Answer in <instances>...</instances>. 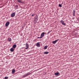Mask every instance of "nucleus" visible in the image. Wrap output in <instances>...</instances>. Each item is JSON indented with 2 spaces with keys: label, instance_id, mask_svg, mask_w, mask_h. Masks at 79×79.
<instances>
[{
  "label": "nucleus",
  "instance_id": "7ed1b4c3",
  "mask_svg": "<svg viewBox=\"0 0 79 79\" xmlns=\"http://www.w3.org/2000/svg\"><path fill=\"white\" fill-rule=\"evenodd\" d=\"M60 22L62 23V25H64V26H66V23H64V21L63 20L60 21Z\"/></svg>",
  "mask_w": 79,
  "mask_h": 79
},
{
  "label": "nucleus",
  "instance_id": "2eb2a0df",
  "mask_svg": "<svg viewBox=\"0 0 79 79\" xmlns=\"http://www.w3.org/2000/svg\"><path fill=\"white\" fill-rule=\"evenodd\" d=\"M48 52L46 51L44 52V54L45 55L48 54Z\"/></svg>",
  "mask_w": 79,
  "mask_h": 79
},
{
  "label": "nucleus",
  "instance_id": "5701e85b",
  "mask_svg": "<svg viewBox=\"0 0 79 79\" xmlns=\"http://www.w3.org/2000/svg\"><path fill=\"white\" fill-rule=\"evenodd\" d=\"M27 48V47L26 48H25V49H28V48Z\"/></svg>",
  "mask_w": 79,
  "mask_h": 79
},
{
  "label": "nucleus",
  "instance_id": "4be33fe9",
  "mask_svg": "<svg viewBox=\"0 0 79 79\" xmlns=\"http://www.w3.org/2000/svg\"><path fill=\"white\" fill-rule=\"evenodd\" d=\"M8 78V77H5V79H7Z\"/></svg>",
  "mask_w": 79,
  "mask_h": 79
},
{
  "label": "nucleus",
  "instance_id": "f257e3e1",
  "mask_svg": "<svg viewBox=\"0 0 79 79\" xmlns=\"http://www.w3.org/2000/svg\"><path fill=\"white\" fill-rule=\"evenodd\" d=\"M34 21H35V24L36 23H37V21H38V16H36L34 18Z\"/></svg>",
  "mask_w": 79,
  "mask_h": 79
},
{
  "label": "nucleus",
  "instance_id": "4468645a",
  "mask_svg": "<svg viewBox=\"0 0 79 79\" xmlns=\"http://www.w3.org/2000/svg\"><path fill=\"white\" fill-rule=\"evenodd\" d=\"M10 51L11 52H14V49L13 48H12L10 49Z\"/></svg>",
  "mask_w": 79,
  "mask_h": 79
},
{
  "label": "nucleus",
  "instance_id": "1a4fd4ad",
  "mask_svg": "<svg viewBox=\"0 0 79 79\" xmlns=\"http://www.w3.org/2000/svg\"><path fill=\"white\" fill-rule=\"evenodd\" d=\"M55 76H60V73L57 72L55 73Z\"/></svg>",
  "mask_w": 79,
  "mask_h": 79
},
{
  "label": "nucleus",
  "instance_id": "aec40b11",
  "mask_svg": "<svg viewBox=\"0 0 79 79\" xmlns=\"http://www.w3.org/2000/svg\"><path fill=\"white\" fill-rule=\"evenodd\" d=\"M62 4H60L59 5V6L60 7H62Z\"/></svg>",
  "mask_w": 79,
  "mask_h": 79
},
{
  "label": "nucleus",
  "instance_id": "dca6fc26",
  "mask_svg": "<svg viewBox=\"0 0 79 79\" xmlns=\"http://www.w3.org/2000/svg\"><path fill=\"white\" fill-rule=\"evenodd\" d=\"M26 47L29 48V44H27V43L26 44Z\"/></svg>",
  "mask_w": 79,
  "mask_h": 79
},
{
  "label": "nucleus",
  "instance_id": "b1692460",
  "mask_svg": "<svg viewBox=\"0 0 79 79\" xmlns=\"http://www.w3.org/2000/svg\"><path fill=\"white\" fill-rule=\"evenodd\" d=\"M32 16H35V14H33L32 15Z\"/></svg>",
  "mask_w": 79,
  "mask_h": 79
},
{
  "label": "nucleus",
  "instance_id": "a878e982",
  "mask_svg": "<svg viewBox=\"0 0 79 79\" xmlns=\"http://www.w3.org/2000/svg\"><path fill=\"white\" fill-rule=\"evenodd\" d=\"M78 79H79V77L78 78Z\"/></svg>",
  "mask_w": 79,
  "mask_h": 79
},
{
  "label": "nucleus",
  "instance_id": "a211bd4d",
  "mask_svg": "<svg viewBox=\"0 0 79 79\" xmlns=\"http://www.w3.org/2000/svg\"><path fill=\"white\" fill-rule=\"evenodd\" d=\"M8 40H9V42H11V38H8Z\"/></svg>",
  "mask_w": 79,
  "mask_h": 79
},
{
  "label": "nucleus",
  "instance_id": "393cba45",
  "mask_svg": "<svg viewBox=\"0 0 79 79\" xmlns=\"http://www.w3.org/2000/svg\"><path fill=\"white\" fill-rule=\"evenodd\" d=\"M50 31H49L48 32V34H49V33H50Z\"/></svg>",
  "mask_w": 79,
  "mask_h": 79
},
{
  "label": "nucleus",
  "instance_id": "f03ea898",
  "mask_svg": "<svg viewBox=\"0 0 79 79\" xmlns=\"http://www.w3.org/2000/svg\"><path fill=\"white\" fill-rule=\"evenodd\" d=\"M31 73H27L25 75H24L23 76V77H26V76H29V75H30Z\"/></svg>",
  "mask_w": 79,
  "mask_h": 79
},
{
  "label": "nucleus",
  "instance_id": "412c9836",
  "mask_svg": "<svg viewBox=\"0 0 79 79\" xmlns=\"http://www.w3.org/2000/svg\"><path fill=\"white\" fill-rule=\"evenodd\" d=\"M42 37H37V39H42Z\"/></svg>",
  "mask_w": 79,
  "mask_h": 79
},
{
  "label": "nucleus",
  "instance_id": "f8f14e48",
  "mask_svg": "<svg viewBox=\"0 0 79 79\" xmlns=\"http://www.w3.org/2000/svg\"><path fill=\"white\" fill-rule=\"evenodd\" d=\"M17 2H19V3H23V2L21 1V0H17Z\"/></svg>",
  "mask_w": 79,
  "mask_h": 79
},
{
  "label": "nucleus",
  "instance_id": "f3484780",
  "mask_svg": "<svg viewBox=\"0 0 79 79\" xmlns=\"http://www.w3.org/2000/svg\"><path fill=\"white\" fill-rule=\"evenodd\" d=\"M13 48H16V44H14L13 45Z\"/></svg>",
  "mask_w": 79,
  "mask_h": 79
},
{
  "label": "nucleus",
  "instance_id": "0eeeda50",
  "mask_svg": "<svg viewBox=\"0 0 79 79\" xmlns=\"http://www.w3.org/2000/svg\"><path fill=\"white\" fill-rule=\"evenodd\" d=\"M44 35H45V32H43L41 34L40 37H44Z\"/></svg>",
  "mask_w": 79,
  "mask_h": 79
},
{
  "label": "nucleus",
  "instance_id": "423d86ee",
  "mask_svg": "<svg viewBox=\"0 0 79 79\" xmlns=\"http://www.w3.org/2000/svg\"><path fill=\"white\" fill-rule=\"evenodd\" d=\"M15 12L12 13L11 14V17H12V18H13V17H15Z\"/></svg>",
  "mask_w": 79,
  "mask_h": 79
},
{
  "label": "nucleus",
  "instance_id": "39448f33",
  "mask_svg": "<svg viewBox=\"0 0 79 79\" xmlns=\"http://www.w3.org/2000/svg\"><path fill=\"white\" fill-rule=\"evenodd\" d=\"M9 24H10V22L8 21L5 24V26L6 27H7L8 26H9Z\"/></svg>",
  "mask_w": 79,
  "mask_h": 79
},
{
  "label": "nucleus",
  "instance_id": "6e6552de",
  "mask_svg": "<svg viewBox=\"0 0 79 79\" xmlns=\"http://www.w3.org/2000/svg\"><path fill=\"white\" fill-rule=\"evenodd\" d=\"M40 43L38 42L36 44V46L37 47H40V44H39Z\"/></svg>",
  "mask_w": 79,
  "mask_h": 79
},
{
  "label": "nucleus",
  "instance_id": "6ab92c4d",
  "mask_svg": "<svg viewBox=\"0 0 79 79\" xmlns=\"http://www.w3.org/2000/svg\"><path fill=\"white\" fill-rule=\"evenodd\" d=\"M47 47H48V46H45L44 48V49H47Z\"/></svg>",
  "mask_w": 79,
  "mask_h": 79
},
{
  "label": "nucleus",
  "instance_id": "9d476101",
  "mask_svg": "<svg viewBox=\"0 0 79 79\" xmlns=\"http://www.w3.org/2000/svg\"><path fill=\"white\" fill-rule=\"evenodd\" d=\"M75 12H76V10H74L73 12V16H75Z\"/></svg>",
  "mask_w": 79,
  "mask_h": 79
},
{
  "label": "nucleus",
  "instance_id": "9b49d317",
  "mask_svg": "<svg viewBox=\"0 0 79 79\" xmlns=\"http://www.w3.org/2000/svg\"><path fill=\"white\" fill-rule=\"evenodd\" d=\"M15 73V69H13L12 70V74H14Z\"/></svg>",
  "mask_w": 79,
  "mask_h": 79
},
{
  "label": "nucleus",
  "instance_id": "20e7f679",
  "mask_svg": "<svg viewBox=\"0 0 79 79\" xmlns=\"http://www.w3.org/2000/svg\"><path fill=\"white\" fill-rule=\"evenodd\" d=\"M58 40H59V39H58L55 41H52V44H56V42H57Z\"/></svg>",
  "mask_w": 79,
  "mask_h": 79
},
{
  "label": "nucleus",
  "instance_id": "ddd939ff",
  "mask_svg": "<svg viewBox=\"0 0 79 79\" xmlns=\"http://www.w3.org/2000/svg\"><path fill=\"white\" fill-rule=\"evenodd\" d=\"M15 10H17V9H18V5L15 6Z\"/></svg>",
  "mask_w": 79,
  "mask_h": 79
}]
</instances>
